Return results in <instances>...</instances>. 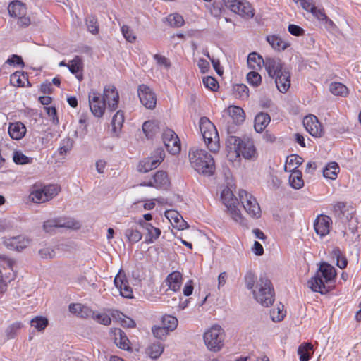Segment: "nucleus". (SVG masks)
I'll list each match as a JSON object with an SVG mask.
<instances>
[{
  "label": "nucleus",
  "instance_id": "27",
  "mask_svg": "<svg viewBox=\"0 0 361 361\" xmlns=\"http://www.w3.org/2000/svg\"><path fill=\"white\" fill-rule=\"evenodd\" d=\"M165 215L171 221L173 227L179 230H183L187 227V222L184 221L183 217L176 211H166Z\"/></svg>",
  "mask_w": 361,
  "mask_h": 361
},
{
  "label": "nucleus",
  "instance_id": "62",
  "mask_svg": "<svg viewBox=\"0 0 361 361\" xmlns=\"http://www.w3.org/2000/svg\"><path fill=\"white\" fill-rule=\"evenodd\" d=\"M288 32L295 36H301L304 34V30L300 26L296 25H289L288 27Z\"/></svg>",
  "mask_w": 361,
  "mask_h": 361
},
{
  "label": "nucleus",
  "instance_id": "14",
  "mask_svg": "<svg viewBox=\"0 0 361 361\" xmlns=\"http://www.w3.org/2000/svg\"><path fill=\"white\" fill-rule=\"evenodd\" d=\"M163 142L172 154H177L180 151V142L176 133L171 129H166L162 133Z\"/></svg>",
  "mask_w": 361,
  "mask_h": 361
},
{
  "label": "nucleus",
  "instance_id": "57",
  "mask_svg": "<svg viewBox=\"0 0 361 361\" xmlns=\"http://www.w3.org/2000/svg\"><path fill=\"white\" fill-rule=\"evenodd\" d=\"M242 1L243 0H222L226 8L229 9L232 12H233L234 11H239V8L238 6H239Z\"/></svg>",
  "mask_w": 361,
  "mask_h": 361
},
{
  "label": "nucleus",
  "instance_id": "10",
  "mask_svg": "<svg viewBox=\"0 0 361 361\" xmlns=\"http://www.w3.org/2000/svg\"><path fill=\"white\" fill-rule=\"evenodd\" d=\"M221 197L233 220L237 223L243 224V217L240 210L237 207L238 200L234 197L231 189L228 188H224L221 192Z\"/></svg>",
  "mask_w": 361,
  "mask_h": 361
},
{
  "label": "nucleus",
  "instance_id": "13",
  "mask_svg": "<svg viewBox=\"0 0 361 361\" xmlns=\"http://www.w3.org/2000/svg\"><path fill=\"white\" fill-rule=\"evenodd\" d=\"M26 7L25 4L19 1H12L8 6V13L11 16L18 19V25L27 27L30 24V20L26 16Z\"/></svg>",
  "mask_w": 361,
  "mask_h": 361
},
{
  "label": "nucleus",
  "instance_id": "26",
  "mask_svg": "<svg viewBox=\"0 0 361 361\" xmlns=\"http://www.w3.org/2000/svg\"><path fill=\"white\" fill-rule=\"evenodd\" d=\"M275 82L278 90H288L290 87V73L287 68L275 76Z\"/></svg>",
  "mask_w": 361,
  "mask_h": 361
},
{
  "label": "nucleus",
  "instance_id": "2",
  "mask_svg": "<svg viewBox=\"0 0 361 361\" xmlns=\"http://www.w3.org/2000/svg\"><path fill=\"white\" fill-rule=\"evenodd\" d=\"M227 157L231 159L243 157L247 160L255 159L257 157V149L253 140L244 135L238 137L228 135L226 141Z\"/></svg>",
  "mask_w": 361,
  "mask_h": 361
},
{
  "label": "nucleus",
  "instance_id": "39",
  "mask_svg": "<svg viewBox=\"0 0 361 361\" xmlns=\"http://www.w3.org/2000/svg\"><path fill=\"white\" fill-rule=\"evenodd\" d=\"M340 171L339 166L336 162H330L323 171V175L326 178L335 180Z\"/></svg>",
  "mask_w": 361,
  "mask_h": 361
},
{
  "label": "nucleus",
  "instance_id": "54",
  "mask_svg": "<svg viewBox=\"0 0 361 361\" xmlns=\"http://www.w3.org/2000/svg\"><path fill=\"white\" fill-rule=\"evenodd\" d=\"M87 26L88 30L95 35L98 33L99 31V27L97 24V20L94 16H90L87 19Z\"/></svg>",
  "mask_w": 361,
  "mask_h": 361
},
{
  "label": "nucleus",
  "instance_id": "21",
  "mask_svg": "<svg viewBox=\"0 0 361 361\" xmlns=\"http://www.w3.org/2000/svg\"><path fill=\"white\" fill-rule=\"evenodd\" d=\"M30 241L29 238L25 236L18 235L6 239L4 243L10 250L21 251L30 245Z\"/></svg>",
  "mask_w": 361,
  "mask_h": 361
},
{
  "label": "nucleus",
  "instance_id": "5",
  "mask_svg": "<svg viewBox=\"0 0 361 361\" xmlns=\"http://www.w3.org/2000/svg\"><path fill=\"white\" fill-rule=\"evenodd\" d=\"M336 276L335 268L328 263L323 262L315 275L307 281V286L312 291L324 294L328 291L325 284L334 281Z\"/></svg>",
  "mask_w": 361,
  "mask_h": 361
},
{
  "label": "nucleus",
  "instance_id": "59",
  "mask_svg": "<svg viewBox=\"0 0 361 361\" xmlns=\"http://www.w3.org/2000/svg\"><path fill=\"white\" fill-rule=\"evenodd\" d=\"M40 257L43 259H52L56 256L54 249L51 247H44L39 251Z\"/></svg>",
  "mask_w": 361,
  "mask_h": 361
},
{
  "label": "nucleus",
  "instance_id": "15",
  "mask_svg": "<svg viewBox=\"0 0 361 361\" xmlns=\"http://www.w3.org/2000/svg\"><path fill=\"white\" fill-rule=\"evenodd\" d=\"M78 222L63 218L47 220L43 225L44 231L47 233H52L56 228H78Z\"/></svg>",
  "mask_w": 361,
  "mask_h": 361
},
{
  "label": "nucleus",
  "instance_id": "30",
  "mask_svg": "<svg viewBox=\"0 0 361 361\" xmlns=\"http://www.w3.org/2000/svg\"><path fill=\"white\" fill-rule=\"evenodd\" d=\"M238 7L239 8V11H234L233 13L247 19L252 18L254 16L255 11L250 2L247 0H243Z\"/></svg>",
  "mask_w": 361,
  "mask_h": 361
},
{
  "label": "nucleus",
  "instance_id": "23",
  "mask_svg": "<svg viewBox=\"0 0 361 361\" xmlns=\"http://www.w3.org/2000/svg\"><path fill=\"white\" fill-rule=\"evenodd\" d=\"M26 131L25 126L20 121L9 124L8 133L13 140H18L22 139L25 135Z\"/></svg>",
  "mask_w": 361,
  "mask_h": 361
},
{
  "label": "nucleus",
  "instance_id": "58",
  "mask_svg": "<svg viewBox=\"0 0 361 361\" xmlns=\"http://www.w3.org/2000/svg\"><path fill=\"white\" fill-rule=\"evenodd\" d=\"M202 82L204 87L210 90H214V88L218 85L216 80L211 76L204 77Z\"/></svg>",
  "mask_w": 361,
  "mask_h": 361
},
{
  "label": "nucleus",
  "instance_id": "46",
  "mask_svg": "<svg viewBox=\"0 0 361 361\" xmlns=\"http://www.w3.org/2000/svg\"><path fill=\"white\" fill-rule=\"evenodd\" d=\"M163 351L164 347L160 343H154L147 348L148 355L153 359L159 357Z\"/></svg>",
  "mask_w": 361,
  "mask_h": 361
},
{
  "label": "nucleus",
  "instance_id": "47",
  "mask_svg": "<svg viewBox=\"0 0 361 361\" xmlns=\"http://www.w3.org/2000/svg\"><path fill=\"white\" fill-rule=\"evenodd\" d=\"M312 349V345L310 343H305L298 348V353L300 356V361H308L310 359L309 350Z\"/></svg>",
  "mask_w": 361,
  "mask_h": 361
},
{
  "label": "nucleus",
  "instance_id": "1",
  "mask_svg": "<svg viewBox=\"0 0 361 361\" xmlns=\"http://www.w3.org/2000/svg\"><path fill=\"white\" fill-rule=\"evenodd\" d=\"M245 284L252 291L255 300L262 306L269 307L274 301V290L271 281L264 276L258 279L252 271H247L244 277Z\"/></svg>",
  "mask_w": 361,
  "mask_h": 361
},
{
  "label": "nucleus",
  "instance_id": "22",
  "mask_svg": "<svg viewBox=\"0 0 361 361\" xmlns=\"http://www.w3.org/2000/svg\"><path fill=\"white\" fill-rule=\"evenodd\" d=\"M138 225L147 231L145 236V243L150 244L154 243L161 235V230L152 225L150 223H147L144 220H139L137 221Z\"/></svg>",
  "mask_w": 361,
  "mask_h": 361
},
{
  "label": "nucleus",
  "instance_id": "49",
  "mask_svg": "<svg viewBox=\"0 0 361 361\" xmlns=\"http://www.w3.org/2000/svg\"><path fill=\"white\" fill-rule=\"evenodd\" d=\"M92 319L97 322L106 326L109 325L111 322L110 317L104 312H94Z\"/></svg>",
  "mask_w": 361,
  "mask_h": 361
},
{
  "label": "nucleus",
  "instance_id": "40",
  "mask_svg": "<svg viewBox=\"0 0 361 361\" xmlns=\"http://www.w3.org/2000/svg\"><path fill=\"white\" fill-rule=\"evenodd\" d=\"M289 184L294 189H300L304 185V181L300 171H290Z\"/></svg>",
  "mask_w": 361,
  "mask_h": 361
},
{
  "label": "nucleus",
  "instance_id": "31",
  "mask_svg": "<svg viewBox=\"0 0 361 361\" xmlns=\"http://www.w3.org/2000/svg\"><path fill=\"white\" fill-rule=\"evenodd\" d=\"M265 59L256 52L250 53L247 56V66L254 71L260 70L264 65Z\"/></svg>",
  "mask_w": 361,
  "mask_h": 361
},
{
  "label": "nucleus",
  "instance_id": "51",
  "mask_svg": "<svg viewBox=\"0 0 361 361\" xmlns=\"http://www.w3.org/2000/svg\"><path fill=\"white\" fill-rule=\"evenodd\" d=\"M21 327L22 324L20 322H15L11 324L6 330L7 337L8 338H13Z\"/></svg>",
  "mask_w": 361,
  "mask_h": 361
},
{
  "label": "nucleus",
  "instance_id": "6",
  "mask_svg": "<svg viewBox=\"0 0 361 361\" xmlns=\"http://www.w3.org/2000/svg\"><path fill=\"white\" fill-rule=\"evenodd\" d=\"M245 119L244 110L238 106H229L222 113L221 124L228 135L235 133L238 126L242 125Z\"/></svg>",
  "mask_w": 361,
  "mask_h": 361
},
{
  "label": "nucleus",
  "instance_id": "12",
  "mask_svg": "<svg viewBox=\"0 0 361 361\" xmlns=\"http://www.w3.org/2000/svg\"><path fill=\"white\" fill-rule=\"evenodd\" d=\"M239 200L247 213L252 218L261 216V209L256 198L245 190H240L238 192Z\"/></svg>",
  "mask_w": 361,
  "mask_h": 361
},
{
  "label": "nucleus",
  "instance_id": "37",
  "mask_svg": "<svg viewBox=\"0 0 361 361\" xmlns=\"http://www.w3.org/2000/svg\"><path fill=\"white\" fill-rule=\"evenodd\" d=\"M303 159L297 154H291L286 159L285 170L286 171H297L296 169L302 164Z\"/></svg>",
  "mask_w": 361,
  "mask_h": 361
},
{
  "label": "nucleus",
  "instance_id": "36",
  "mask_svg": "<svg viewBox=\"0 0 361 361\" xmlns=\"http://www.w3.org/2000/svg\"><path fill=\"white\" fill-rule=\"evenodd\" d=\"M124 235L129 243L134 244L139 242L142 238V233L134 226L130 227L125 230Z\"/></svg>",
  "mask_w": 361,
  "mask_h": 361
},
{
  "label": "nucleus",
  "instance_id": "34",
  "mask_svg": "<svg viewBox=\"0 0 361 361\" xmlns=\"http://www.w3.org/2000/svg\"><path fill=\"white\" fill-rule=\"evenodd\" d=\"M67 67L71 73L75 74L79 80L82 79V76L80 72L82 68V62L80 57L76 56L73 60L70 61Z\"/></svg>",
  "mask_w": 361,
  "mask_h": 361
},
{
  "label": "nucleus",
  "instance_id": "9",
  "mask_svg": "<svg viewBox=\"0 0 361 361\" xmlns=\"http://www.w3.org/2000/svg\"><path fill=\"white\" fill-rule=\"evenodd\" d=\"M14 261L11 259L0 255V293L7 290L8 284L14 279L13 273Z\"/></svg>",
  "mask_w": 361,
  "mask_h": 361
},
{
  "label": "nucleus",
  "instance_id": "24",
  "mask_svg": "<svg viewBox=\"0 0 361 361\" xmlns=\"http://www.w3.org/2000/svg\"><path fill=\"white\" fill-rule=\"evenodd\" d=\"M10 82L11 85L16 87H28L30 86L27 74L21 71H16L11 74Z\"/></svg>",
  "mask_w": 361,
  "mask_h": 361
},
{
  "label": "nucleus",
  "instance_id": "53",
  "mask_svg": "<svg viewBox=\"0 0 361 361\" xmlns=\"http://www.w3.org/2000/svg\"><path fill=\"white\" fill-rule=\"evenodd\" d=\"M121 32L124 38L129 42H134L136 37L133 31L128 25H123L121 27Z\"/></svg>",
  "mask_w": 361,
  "mask_h": 361
},
{
  "label": "nucleus",
  "instance_id": "16",
  "mask_svg": "<svg viewBox=\"0 0 361 361\" xmlns=\"http://www.w3.org/2000/svg\"><path fill=\"white\" fill-rule=\"evenodd\" d=\"M303 126L306 130L313 137H321L324 135L322 124L317 116L309 114L303 118Z\"/></svg>",
  "mask_w": 361,
  "mask_h": 361
},
{
  "label": "nucleus",
  "instance_id": "28",
  "mask_svg": "<svg viewBox=\"0 0 361 361\" xmlns=\"http://www.w3.org/2000/svg\"><path fill=\"white\" fill-rule=\"evenodd\" d=\"M138 96L141 103L147 109H153L156 106L157 97L154 92H139Z\"/></svg>",
  "mask_w": 361,
  "mask_h": 361
},
{
  "label": "nucleus",
  "instance_id": "4",
  "mask_svg": "<svg viewBox=\"0 0 361 361\" xmlns=\"http://www.w3.org/2000/svg\"><path fill=\"white\" fill-rule=\"evenodd\" d=\"M190 166L197 173L204 176H211L215 171L214 160L211 154L204 149L192 147L188 152Z\"/></svg>",
  "mask_w": 361,
  "mask_h": 361
},
{
  "label": "nucleus",
  "instance_id": "50",
  "mask_svg": "<svg viewBox=\"0 0 361 361\" xmlns=\"http://www.w3.org/2000/svg\"><path fill=\"white\" fill-rule=\"evenodd\" d=\"M247 80L253 87H257L261 83L262 77L257 71H254L247 73Z\"/></svg>",
  "mask_w": 361,
  "mask_h": 361
},
{
  "label": "nucleus",
  "instance_id": "18",
  "mask_svg": "<svg viewBox=\"0 0 361 361\" xmlns=\"http://www.w3.org/2000/svg\"><path fill=\"white\" fill-rule=\"evenodd\" d=\"M264 66L268 75L271 78H274L276 75L286 69L283 67L281 59L276 57H266Z\"/></svg>",
  "mask_w": 361,
  "mask_h": 361
},
{
  "label": "nucleus",
  "instance_id": "3",
  "mask_svg": "<svg viewBox=\"0 0 361 361\" xmlns=\"http://www.w3.org/2000/svg\"><path fill=\"white\" fill-rule=\"evenodd\" d=\"M119 95L118 92H90L89 105L93 115L100 118L104 115L106 107L111 111L118 107Z\"/></svg>",
  "mask_w": 361,
  "mask_h": 361
},
{
  "label": "nucleus",
  "instance_id": "43",
  "mask_svg": "<svg viewBox=\"0 0 361 361\" xmlns=\"http://www.w3.org/2000/svg\"><path fill=\"white\" fill-rule=\"evenodd\" d=\"M331 255L333 258H336L337 262L336 264L339 268H345L348 264L347 259L344 256H343L341 250L338 248H334L331 252Z\"/></svg>",
  "mask_w": 361,
  "mask_h": 361
},
{
  "label": "nucleus",
  "instance_id": "44",
  "mask_svg": "<svg viewBox=\"0 0 361 361\" xmlns=\"http://www.w3.org/2000/svg\"><path fill=\"white\" fill-rule=\"evenodd\" d=\"M30 324L37 331H43L48 325V319L44 317H35L30 321Z\"/></svg>",
  "mask_w": 361,
  "mask_h": 361
},
{
  "label": "nucleus",
  "instance_id": "48",
  "mask_svg": "<svg viewBox=\"0 0 361 361\" xmlns=\"http://www.w3.org/2000/svg\"><path fill=\"white\" fill-rule=\"evenodd\" d=\"M168 23L173 27H180L184 23V20L182 16L178 13L170 14L166 18Z\"/></svg>",
  "mask_w": 361,
  "mask_h": 361
},
{
  "label": "nucleus",
  "instance_id": "20",
  "mask_svg": "<svg viewBox=\"0 0 361 361\" xmlns=\"http://www.w3.org/2000/svg\"><path fill=\"white\" fill-rule=\"evenodd\" d=\"M170 184L167 173L163 171H158L149 181H145L142 185L154 187L156 188H166Z\"/></svg>",
  "mask_w": 361,
  "mask_h": 361
},
{
  "label": "nucleus",
  "instance_id": "35",
  "mask_svg": "<svg viewBox=\"0 0 361 361\" xmlns=\"http://www.w3.org/2000/svg\"><path fill=\"white\" fill-rule=\"evenodd\" d=\"M124 122V114L122 111H118L112 118L111 126L113 133L116 136L118 134L123 127Z\"/></svg>",
  "mask_w": 361,
  "mask_h": 361
},
{
  "label": "nucleus",
  "instance_id": "19",
  "mask_svg": "<svg viewBox=\"0 0 361 361\" xmlns=\"http://www.w3.org/2000/svg\"><path fill=\"white\" fill-rule=\"evenodd\" d=\"M331 224L332 221L329 216L319 215L314 221V228L317 234L323 237L329 233Z\"/></svg>",
  "mask_w": 361,
  "mask_h": 361
},
{
  "label": "nucleus",
  "instance_id": "56",
  "mask_svg": "<svg viewBox=\"0 0 361 361\" xmlns=\"http://www.w3.org/2000/svg\"><path fill=\"white\" fill-rule=\"evenodd\" d=\"M73 140L70 138H66L62 140L61 147L59 148V153L61 154H66L73 147Z\"/></svg>",
  "mask_w": 361,
  "mask_h": 361
},
{
  "label": "nucleus",
  "instance_id": "32",
  "mask_svg": "<svg viewBox=\"0 0 361 361\" xmlns=\"http://www.w3.org/2000/svg\"><path fill=\"white\" fill-rule=\"evenodd\" d=\"M270 122V116L265 113L258 114L255 118L254 127L257 133L262 132Z\"/></svg>",
  "mask_w": 361,
  "mask_h": 361
},
{
  "label": "nucleus",
  "instance_id": "7",
  "mask_svg": "<svg viewBox=\"0 0 361 361\" xmlns=\"http://www.w3.org/2000/svg\"><path fill=\"white\" fill-rule=\"evenodd\" d=\"M200 130L208 149L212 152H218L220 143L216 126L207 117H202L200 120Z\"/></svg>",
  "mask_w": 361,
  "mask_h": 361
},
{
  "label": "nucleus",
  "instance_id": "55",
  "mask_svg": "<svg viewBox=\"0 0 361 361\" xmlns=\"http://www.w3.org/2000/svg\"><path fill=\"white\" fill-rule=\"evenodd\" d=\"M153 58L155 60L157 64L160 67L168 69L171 66V63L169 59L162 55L154 54Z\"/></svg>",
  "mask_w": 361,
  "mask_h": 361
},
{
  "label": "nucleus",
  "instance_id": "38",
  "mask_svg": "<svg viewBox=\"0 0 361 361\" xmlns=\"http://www.w3.org/2000/svg\"><path fill=\"white\" fill-rule=\"evenodd\" d=\"M267 41L276 50H284L288 47V43L283 41L277 35H269L267 37Z\"/></svg>",
  "mask_w": 361,
  "mask_h": 361
},
{
  "label": "nucleus",
  "instance_id": "11",
  "mask_svg": "<svg viewBox=\"0 0 361 361\" xmlns=\"http://www.w3.org/2000/svg\"><path fill=\"white\" fill-rule=\"evenodd\" d=\"M60 191V187L57 185H49L40 188L33 189L29 199L34 203L40 204L53 199Z\"/></svg>",
  "mask_w": 361,
  "mask_h": 361
},
{
  "label": "nucleus",
  "instance_id": "63",
  "mask_svg": "<svg viewBox=\"0 0 361 361\" xmlns=\"http://www.w3.org/2000/svg\"><path fill=\"white\" fill-rule=\"evenodd\" d=\"M151 157L154 159L159 160V162L161 163L165 157V153L163 149L157 148L153 152Z\"/></svg>",
  "mask_w": 361,
  "mask_h": 361
},
{
  "label": "nucleus",
  "instance_id": "61",
  "mask_svg": "<svg viewBox=\"0 0 361 361\" xmlns=\"http://www.w3.org/2000/svg\"><path fill=\"white\" fill-rule=\"evenodd\" d=\"M6 63L8 64L12 65V66H24V63H23L22 58L16 54H13L11 57H9L7 59Z\"/></svg>",
  "mask_w": 361,
  "mask_h": 361
},
{
  "label": "nucleus",
  "instance_id": "17",
  "mask_svg": "<svg viewBox=\"0 0 361 361\" xmlns=\"http://www.w3.org/2000/svg\"><path fill=\"white\" fill-rule=\"evenodd\" d=\"M114 283L122 297L126 298H133L132 288L129 286L126 274L123 270H119L114 278Z\"/></svg>",
  "mask_w": 361,
  "mask_h": 361
},
{
  "label": "nucleus",
  "instance_id": "25",
  "mask_svg": "<svg viewBox=\"0 0 361 361\" xmlns=\"http://www.w3.org/2000/svg\"><path fill=\"white\" fill-rule=\"evenodd\" d=\"M166 283L169 288L174 292L180 290L183 283V276L178 271H173L166 279Z\"/></svg>",
  "mask_w": 361,
  "mask_h": 361
},
{
  "label": "nucleus",
  "instance_id": "41",
  "mask_svg": "<svg viewBox=\"0 0 361 361\" xmlns=\"http://www.w3.org/2000/svg\"><path fill=\"white\" fill-rule=\"evenodd\" d=\"M286 315L284 307L281 304L277 305L270 312V316L274 322H281Z\"/></svg>",
  "mask_w": 361,
  "mask_h": 361
},
{
  "label": "nucleus",
  "instance_id": "52",
  "mask_svg": "<svg viewBox=\"0 0 361 361\" xmlns=\"http://www.w3.org/2000/svg\"><path fill=\"white\" fill-rule=\"evenodd\" d=\"M152 333L154 337L159 339H164L166 337L170 331L167 330L163 325L162 326H154L152 329Z\"/></svg>",
  "mask_w": 361,
  "mask_h": 361
},
{
  "label": "nucleus",
  "instance_id": "60",
  "mask_svg": "<svg viewBox=\"0 0 361 361\" xmlns=\"http://www.w3.org/2000/svg\"><path fill=\"white\" fill-rule=\"evenodd\" d=\"M151 170H152L151 168V164L147 158L140 161L139 164L137 165V171L139 172L147 173Z\"/></svg>",
  "mask_w": 361,
  "mask_h": 361
},
{
  "label": "nucleus",
  "instance_id": "29",
  "mask_svg": "<svg viewBox=\"0 0 361 361\" xmlns=\"http://www.w3.org/2000/svg\"><path fill=\"white\" fill-rule=\"evenodd\" d=\"M114 343L121 349L128 350L130 348L129 346V340L126 334L120 329H116L114 331Z\"/></svg>",
  "mask_w": 361,
  "mask_h": 361
},
{
  "label": "nucleus",
  "instance_id": "45",
  "mask_svg": "<svg viewBox=\"0 0 361 361\" xmlns=\"http://www.w3.org/2000/svg\"><path fill=\"white\" fill-rule=\"evenodd\" d=\"M162 325L169 331H172L177 327L178 319L175 317L166 315L162 319Z\"/></svg>",
  "mask_w": 361,
  "mask_h": 361
},
{
  "label": "nucleus",
  "instance_id": "33",
  "mask_svg": "<svg viewBox=\"0 0 361 361\" xmlns=\"http://www.w3.org/2000/svg\"><path fill=\"white\" fill-rule=\"evenodd\" d=\"M142 130L147 138H152L159 131V126L157 121H147L142 125Z\"/></svg>",
  "mask_w": 361,
  "mask_h": 361
},
{
  "label": "nucleus",
  "instance_id": "42",
  "mask_svg": "<svg viewBox=\"0 0 361 361\" xmlns=\"http://www.w3.org/2000/svg\"><path fill=\"white\" fill-rule=\"evenodd\" d=\"M13 160L16 164L24 165L32 163L33 158L27 157L21 151H15L13 154Z\"/></svg>",
  "mask_w": 361,
  "mask_h": 361
},
{
  "label": "nucleus",
  "instance_id": "64",
  "mask_svg": "<svg viewBox=\"0 0 361 361\" xmlns=\"http://www.w3.org/2000/svg\"><path fill=\"white\" fill-rule=\"evenodd\" d=\"M151 157L154 159L159 160V162L161 163L165 157V153L163 149L157 148L153 152Z\"/></svg>",
  "mask_w": 361,
  "mask_h": 361
},
{
  "label": "nucleus",
  "instance_id": "8",
  "mask_svg": "<svg viewBox=\"0 0 361 361\" xmlns=\"http://www.w3.org/2000/svg\"><path fill=\"white\" fill-rule=\"evenodd\" d=\"M224 330L219 325H213L203 334L204 343L209 351L219 352L224 345Z\"/></svg>",
  "mask_w": 361,
  "mask_h": 361
}]
</instances>
